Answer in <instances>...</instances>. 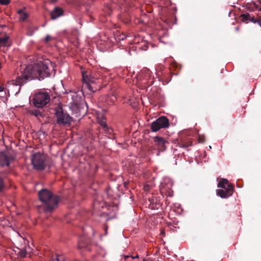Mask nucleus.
I'll list each match as a JSON object with an SVG mask.
<instances>
[{"label":"nucleus","mask_w":261,"mask_h":261,"mask_svg":"<svg viewBox=\"0 0 261 261\" xmlns=\"http://www.w3.org/2000/svg\"><path fill=\"white\" fill-rule=\"evenodd\" d=\"M54 70V66L49 60L30 65L25 67L21 75L16 78L14 84L21 86L32 79L41 80L49 76Z\"/></svg>","instance_id":"f257e3e1"},{"label":"nucleus","mask_w":261,"mask_h":261,"mask_svg":"<svg viewBox=\"0 0 261 261\" xmlns=\"http://www.w3.org/2000/svg\"><path fill=\"white\" fill-rule=\"evenodd\" d=\"M40 200L42 202V207L46 212H51L57 207L60 198L46 189H42L38 193Z\"/></svg>","instance_id":"f03ea898"},{"label":"nucleus","mask_w":261,"mask_h":261,"mask_svg":"<svg viewBox=\"0 0 261 261\" xmlns=\"http://www.w3.org/2000/svg\"><path fill=\"white\" fill-rule=\"evenodd\" d=\"M217 187L220 189L216 190L217 195L222 198L229 197L233 194L234 190L233 185L229 183L226 178L221 179Z\"/></svg>","instance_id":"7ed1b4c3"},{"label":"nucleus","mask_w":261,"mask_h":261,"mask_svg":"<svg viewBox=\"0 0 261 261\" xmlns=\"http://www.w3.org/2000/svg\"><path fill=\"white\" fill-rule=\"evenodd\" d=\"M50 95L46 92H39L36 93L32 99L34 106L37 108H42L50 101Z\"/></svg>","instance_id":"20e7f679"},{"label":"nucleus","mask_w":261,"mask_h":261,"mask_svg":"<svg viewBox=\"0 0 261 261\" xmlns=\"http://www.w3.org/2000/svg\"><path fill=\"white\" fill-rule=\"evenodd\" d=\"M82 77L83 82V87L85 89H87L90 92H95L97 89V87L94 86L97 79L92 76L87 72H83Z\"/></svg>","instance_id":"39448f33"},{"label":"nucleus","mask_w":261,"mask_h":261,"mask_svg":"<svg viewBox=\"0 0 261 261\" xmlns=\"http://www.w3.org/2000/svg\"><path fill=\"white\" fill-rule=\"evenodd\" d=\"M31 161L34 168L38 171H42L46 167L45 157L39 152L35 153L33 155Z\"/></svg>","instance_id":"423d86ee"},{"label":"nucleus","mask_w":261,"mask_h":261,"mask_svg":"<svg viewBox=\"0 0 261 261\" xmlns=\"http://www.w3.org/2000/svg\"><path fill=\"white\" fill-rule=\"evenodd\" d=\"M57 118V123L59 125H66L70 124L71 121V117L67 114L63 112L62 108L58 109L55 113Z\"/></svg>","instance_id":"0eeeda50"},{"label":"nucleus","mask_w":261,"mask_h":261,"mask_svg":"<svg viewBox=\"0 0 261 261\" xmlns=\"http://www.w3.org/2000/svg\"><path fill=\"white\" fill-rule=\"evenodd\" d=\"M169 126V120L165 116H161L152 122L151 129L153 132H157L162 128H167Z\"/></svg>","instance_id":"6e6552de"},{"label":"nucleus","mask_w":261,"mask_h":261,"mask_svg":"<svg viewBox=\"0 0 261 261\" xmlns=\"http://www.w3.org/2000/svg\"><path fill=\"white\" fill-rule=\"evenodd\" d=\"M13 160V158L9 152L6 151L0 152V166L2 167L5 166L8 167L10 162Z\"/></svg>","instance_id":"1a4fd4ad"},{"label":"nucleus","mask_w":261,"mask_h":261,"mask_svg":"<svg viewBox=\"0 0 261 261\" xmlns=\"http://www.w3.org/2000/svg\"><path fill=\"white\" fill-rule=\"evenodd\" d=\"M153 141L158 146L159 149L162 151H164L166 148V144H168V142L164 140L163 138L156 136L153 138Z\"/></svg>","instance_id":"9d476101"},{"label":"nucleus","mask_w":261,"mask_h":261,"mask_svg":"<svg viewBox=\"0 0 261 261\" xmlns=\"http://www.w3.org/2000/svg\"><path fill=\"white\" fill-rule=\"evenodd\" d=\"M64 14L63 10L58 7H55L50 13V18L54 20L62 16Z\"/></svg>","instance_id":"9b49d317"},{"label":"nucleus","mask_w":261,"mask_h":261,"mask_svg":"<svg viewBox=\"0 0 261 261\" xmlns=\"http://www.w3.org/2000/svg\"><path fill=\"white\" fill-rule=\"evenodd\" d=\"M191 139L189 138H182L180 142L178 143V146L181 148H186L192 145Z\"/></svg>","instance_id":"f8f14e48"},{"label":"nucleus","mask_w":261,"mask_h":261,"mask_svg":"<svg viewBox=\"0 0 261 261\" xmlns=\"http://www.w3.org/2000/svg\"><path fill=\"white\" fill-rule=\"evenodd\" d=\"M90 243L88 239L85 236L81 237L79 240L78 244V248L82 249L86 247Z\"/></svg>","instance_id":"ddd939ff"},{"label":"nucleus","mask_w":261,"mask_h":261,"mask_svg":"<svg viewBox=\"0 0 261 261\" xmlns=\"http://www.w3.org/2000/svg\"><path fill=\"white\" fill-rule=\"evenodd\" d=\"M242 21L248 22V21L255 23L257 20L254 18L251 17L249 13H244L241 15L240 17Z\"/></svg>","instance_id":"4468645a"},{"label":"nucleus","mask_w":261,"mask_h":261,"mask_svg":"<svg viewBox=\"0 0 261 261\" xmlns=\"http://www.w3.org/2000/svg\"><path fill=\"white\" fill-rule=\"evenodd\" d=\"M6 173L7 172L4 171L0 172V192H3L6 187L4 181V177Z\"/></svg>","instance_id":"2eb2a0df"},{"label":"nucleus","mask_w":261,"mask_h":261,"mask_svg":"<svg viewBox=\"0 0 261 261\" xmlns=\"http://www.w3.org/2000/svg\"><path fill=\"white\" fill-rule=\"evenodd\" d=\"M98 122L100 125L103 127L105 132H109L110 130H112V129L108 128L106 122V120L104 117L102 118L101 119L98 117Z\"/></svg>","instance_id":"dca6fc26"},{"label":"nucleus","mask_w":261,"mask_h":261,"mask_svg":"<svg viewBox=\"0 0 261 261\" xmlns=\"http://www.w3.org/2000/svg\"><path fill=\"white\" fill-rule=\"evenodd\" d=\"M9 37L8 36H0V46L6 47L9 45Z\"/></svg>","instance_id":"f3484780"},{"label":"nucleus","mask_w":261,"mask_h":261,"mask_svg":"<svg viewBox=\"0 0 261 261\" xmlns=\"http://www.w3.org/2000/svg\"><path fill=\"white\" fill-rule=\"evenodd\" d=\"M29 113L35 116L40 121V118L41 117H43L42 113L40 110H38L36 109L31 110L29 111Z\"/></svg>","instance_id":"a211bd4d"},{"label":"nucleus","mask_w":261,"mask_h":261,"mask_svg":"<svg viewBox=\"0 0 261 261\" xmlns=\"http://www.w3.org/2000/svg\"><path fill=\"white\" fill-rule=\"evenodd\" d=\"M51 261H68L65 257L62 255L56 254L55 256H53L51 259Z\"/></svg>","instance_id":"6ab92c4d"},{"label":"nucleus","mask_w":261,"mask_h":261,"mask_svg":"<svg viewBox=\"0 0 261 261\" xmlns=\"http://www.w3.org/2000/svg\"><path fill=\"white\" fill-rule=\"evenodd\" d=\"M18 14L19 15V20L20 21L25 20L28 17V14L22 9L19 10Z\"/></svg>","instance_id":"aec40b11"},{"label":"nucleus","mask_w":261,"mask_h":261,"mask_svg":"<svg viewBox=\"0 0 261 261\" xmlns=\"http://www.w3.org/2000/svg\"><path fill=\"white\" fill-rule=\"evenodd\" d=\"M122 7H131L134 6L133 0H124V3L121 4Z\"/></svg>","instance_id":"412c9836"},{"label":"nucleus","mask_w":261,"mask_h":261,"mask_svg":"<svg viewBox=\"0 0 261 261\" xmlns=\"http://www.w3.org/2000/svg\"><path fill=\"white\" fill-rule=\"evenodd\" d=\"M166 190H167V188L165 186H163V187H162L161 188V192L162 193L167 192L166 195H167L168 196H170V197L172 196L173 195L172 191H169L167 192Z\"/></svg>","instance_id":"4be33fe9"},{"label":"nucleus","mask_w":261,"mask_h":261,"mask_svg":"<svg viewBox=\"0 0 261 261\" xmlns=\"http://www.w3.org/2000/svg\"><path fill=\"white\" fill-rule=\"evenodd\" d=\"M18 255L20 257L22 258H24L27 255V252L25 250H21L19 253Z\"/></svg>","instance_id":"5701e85b"},{"label":"nucleus","mask_w":261,"mask_h":261,"mask_svg":"<svg viewBox=\"0 0 261 261\" xmlns=\"http://www.w3.org/2000/svg\"><path fill=\"white\" fill-rule=\"evenodd\" d=\"M144 72L146 75H147L148 77L150 76L151 71L148 69H144L143 70V73Z\"/></svg>","instance_id":"b1692460"},{"label":"nucleus","mask_w":261,"mask_h":261,"mask_svg":"<svg viewBox=\"0 0 261 261\" xmlns=\"http://www.w3.org/2000/svg\"><path fill=\"white\" fill-rule=\"evenodd\" d=\"M10 0H0V4L7 5L9 4Z\"/></svg>","instance_id":"393cba45"},{"label":"nucleus","mask_w":261,"mask_h":261,"mask_svg":"<svg viewBox=\"0 0 261 261\" xmlns=\"http://www.w3.org/2000/svg\"><path fill=\"white\" fill-rule=\"evenodd\" d=\"M50 39H51L50 36L49 35H47V36L45 37V39H44V41H45V42H48L49 40H50Z\"/></svg>","instance_id":"a878e982"},{"label":"nucleus","mask_w":261,"mask_h":261,"mask_svg":"<svg viewBox=\"0 0 261 261\" xmlns=\"http://www.w3.org/2000/svg\"><path fill=\"white\" fill-rule=\"evenodd\" d=\"M113 130H110L109 132H106L107 133H109L110 134V136L109 137V138L110 139H114V137H113V135L111 134V133Z\"/></svg>","instance_id":"bb28decb"},{"label":"nucleus","mask_w":261,"mask_h":261,"mask_svg":"<svg viewBox=\"0 0 261 261\" xmlns=\"http://www.w3.org/2000/svg\"><path fill=\"white\" fill-rule=\"evenodd\" d=\"M150 81L148 82V85H151L153 83V79H150Z\"/></svg>","instance_id":"cd10ccee"},{"label":"nucleus","mask_w":261,"mask_h":261,"mask_svg":"<svg viewBox=\"0 0 261 261\" xmlns=\"http://www.w3.org/2000/svg\"><path fill=\"white\" fill-rule=\"evenodd\" d=\"M149 186H144V190H145V191H148V190H149Z\"/></svg>","instance_id":"c85d7f7f"},{"label":"nucleus","mask_w":261,"mask_h":261,"mask_svg":"<svg viewBox=\"0 0 261 261\" xmlns=\"http://www.w3.org/2000/svg\"><path fill=\"white\" fill-rule=\"evenodd\" d=\"M257 2L261 4V0H257ZM257 21L261 22V16H260V18H259V19Z\"/></svg>","instance_id":"c756f323"},{"label":"nucleus","mask_w":261,"mask_h":261,"mask_svg":"<svg viewBox=\"0 0 261 261\" xmlns=\"http://www.w3.org/2000/svg\"><path fill=\"white\" fill-rule=\"evenodd\" d=\"M132 258L134 259V258H139V256L138 255H137L135 256H132Z\"/></svg>","instance_id":"7c9ffc66"},{"label":"nucleus","mask_w":261,"mask_h":261,"mask_svg":"<svg viewBox=\"0 0 261 261\" xmlns=\"http://www.w3.org/2000/svg\"><path fill=\"white\" fill-rule=\"evenodd\" d=\"M4 90V88L2 86H0V92H2Z\"/></svg>","instance_id":"2f4dec72"},{"label":"nucleus","mask_w":261,"mask_h":261,"mask_svg":"<svg viewBox=\"0 0 261 261\" xmlns=\"http://www.w3.org/2000/svg\"><path fill=\"white\" fill-rule=\"evenodd\" d=\"M96 202L94 203V206H95Z\"/></svg>","instance_id":"473e14b6"},{"label":"nucleus","mask_w":261,"mask_h":261,"mask_svg":"<svg viewBox=\"0 0 261 261\" xmlns=\"http://www.w3.org/2000/svg\"><path fill=\"white\" fill-rule=\"evenodd\" d=\"M143 261H148V260H143Z\"/></svg>","instance_id":"72a5a7b5"}]
</instances>
